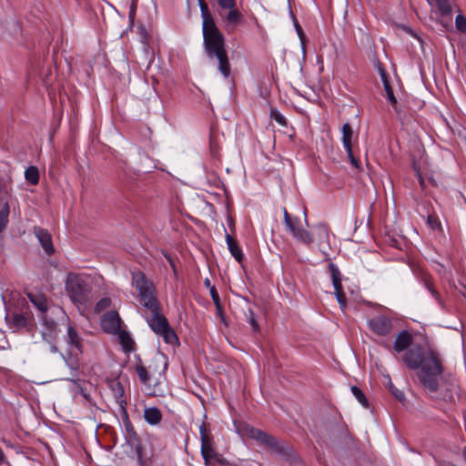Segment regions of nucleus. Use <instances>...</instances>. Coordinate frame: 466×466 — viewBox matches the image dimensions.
Returning a JSON list of instances; mask_svg holds the SVG:
<instances>
[{"mask_svg": "<svg viewBox=\"0 0 466 466\" xmlns=\"http://www.w3.org/2000/svg\"><path fill=\"white\" fill-rule=\"evenodd\" d=\"M25 177L31 185H36L39 181V171L37 167L31 166L25 171Z\"/></svg>", "mask_w": 466, "mask_h": 466, "instance_id": "27", "label": "nucleus"}, {"mask_svg": "<svg viewBox=\"0 0 466 466\" xmlns=\"http://www.w3.org/2000/svg\"><path fill=\"white\" fill-rule=\"evenodd\" d=\"M413 36H415V38H418V40L420 41V37H418V35H416V34H413Z\"/></svg>", "mask_w": 466, "mask_h": 466, "instance_id": "48", "label": "nucleus"}, {"mask_svg": "<svg viewBox=\"0 0 466 466\" xmlns=\"http://www.w3.org/2000/svg\"><path fill=\"white\" fill-rule=\"evenodd\" d=\"M204 284H205V286H206V287H208L209 289H210V287H212V286H211V283H210V280H209L208 279H206L204 280Z\"/></svg>", "mask_w": 466, "mask_h": 466, "instance_id": "43", "label": "nucleus"}, {"mask_svg": "<svg viewBox=\"0 0 466 466\" xmlns=\"http://www.w3.org/2000/svg\"><path fill=\"white\" fill-rule=\"evenodd\" d=\"M145 420L152 426L157 425L162 420V413L157 407H149L144 410Z\"/></svg>", "mask_w": 466, "mask_h": 466, "instance_id": "20", "label": "nucleus"}, {"mask_svg": "<svg viewBox=\"0 0 466 466\" xmlns=\"http://www.w3.org/2000/svg\"><path fill=\"white\" fill-rule=\"evenodd\" d=\"M123 420V433L127 445L138 455L141 456L142 445L140 438L135 431L127 414V409L120 410Z\"/></svg>", "mask_w": 466, "mask_h": 466, "instance_id": "7", "label": "nucleus"}, {"mask_svg": "<svg viewBox=\"0 0 466 466\" xmlns=\"http://www.w3.org/2000/svg\"><path fill=\"white\" fill-rule=\"evenodd\" d=\"M369 328L380 336H386L390 333L392 329L391 319L386 316H376L370 319L368 322Z\"/></svg>", "mask_w": 466, "mask_h": 466, "instance_id": "9", "label": "nucleus"}, {"mask_svg": "<svg viewBox=\"0 0 466 466\" xmlns=\"http://www.w3.org/2000/svg\"><path fill=\"white\" fill-rule=\"evenodd\" d=\"M111 300L108 298L100 299L96 305V311H101L110 306Z\"/></svg>", "mask_w": 466, "mask_h": 466, "instance_id": "38", "label": "nucleus"}, {"mask_svg": "<svg viewBox=\"0 0 466 466\" xmlns=\"http://www.w3.org/2000/svg\"><path fill=\"white\" fill-rule=\"evenodd\" d=\"M226 242L228 245V248L230 254L235 258V259L241 263L244 258L242 250L240 249L238 242L235 238H233L228 233H226Z\"/></svg>", "mask_w": 466, "mask_h": 466, "instance_id": "21", "label": "nucleus"}, {"mask_svg": "<svg viewBox=\"0 0 466 466\" xmlns=\"http://www.w3.org/2000/svg\"><path fill=\"white\" fill-rule=\"evenodd\" d=\"M245 434L258 441V443L265 445L278 453H285L286 450L273 436L267 432L258 430L257 428L247 425L244 428Z\"/></svg>", "mask_w": 466, "mask_h": 466, "instance_id": "6", "label": "nucleus"}, {"mask_svg": "<svg viewBox=\"0 0 466 466\" xmlns=\"http://www.w3.org/2000/svg\"><path fill=\"white\" fill-rule=\"evenodd\" d=\"M330 274H331V279L332 284L335 289V296L337 298V300L339 304V308L344 310L346 309L347 303H346V297L345 293L342 289L341 285V279H340V272L339 268L334 265H329Z\"/></svg>", "mask_w": 466, "mask_h": 466, "instance_id": "10", "label": "nucleus"}, {"mask_svg": "<svg viewBox=\"0 0 466 466\" xmlns=\"http://www.w3.org/2000/svg\"><path fill=\"white\" fill-rule=\"evenodd\" d=\"M132 285L138 292L139 301L144 308L150 311L146 320L150 329L163 338L167 344L177 345L178 338L170 327L167 319L161 313L160 306L155 295V287L141 271L132 273Z\"/></svg>", "mask_w": 466, "mask_h": 466, "instance_id": "2", "label": "nucleus"}, {"mask_svg": "<svg viewBox=\"0 0 466 466\" xmlns=\"http://www.w3.org/2000/svg\"><path fill=\"white\" fill-rule=\"evenodd\" d=\"M283 214L285 227L292 237L305 245H310L314 238L309 231L302 228L301 220L297 217H291L286 208H283Z\"/></svg>", "mask_w": 466, "mask_h": 466, "instance_id": "5", "label": "nucleus"}, {"mask_svg": "<svg viewBox=\"0 0 466 466\" xmlns=\"http://www.w3.org/2000/svg\"><path fill=\"white\" fill-rule=\"evenodd\" d=\"M119 335V339L122 344V347L125 350L129 351L132 350L133 340L130 336L124 330H120L117 333Z\"/></svg>", "mask_w": 466, "mask_h": 466, "instance_id": "28", "label": "nucleus"}, {"mask_svg": "<svg viewBox=\"0 0 466 466\" xmlns=\"http://www.w3.org/2000/svg\"><path fill=\"white\" fill-rule=\"evenodd\" d=\"M353 396L357 399V400L365 408H367L369 406V401L367 400V398L365 397L364 393L362 392V390L357 387V386H352L351 389H350Z\"/></svg>", "mask_w": 466, "mask_h": 466, "instance_id": "29", "label": "nucleus"}, {"mask_svg": "<svg viewBox=\"0 0 466 466\" xmlns=\"http://www.w3.org/2000/svg\"><path fill=\"white\" fill-rule=\"evenodd\" d=\"M108 386L113 393V396L119 406L120 410L127 409V400L125 397V390L118 380H112L108 382Z\"/></svg>", "mask_w": 466, "mask_h": 466, "instance_id": "15", "label": "nucleus"}, {"mask_svg": "<svg viewBox=\"0 0 466 466\" xmlns=\"http://www.w3.org/2000/svg\"><path fill=\"white\" fill-rule=\"evenodd\" d=\"M342 144L345 149H349L352 147L351 145V137H352V128L349 123H345L342 126Z\"/></svg>", "mask_w": 466, "mask_h": 466, "instance_id": "25", "label": "nucleus"}, {"mask_svg": "<svg viewBox=\"0 0 466 466\" xmlns=\"http://www.w3.org/2000/svg\"><path fill=\"white\" fill-rule=\"evenodd\" d=\"M47 329H48V332H45V331L42 332V337L46 341H47L49 344H51L50 351L53 353H56V352H58V348L53 344V340L55 339V338L56 336V326L52 325V326L48 327Z\"/></svg>", "mask_w": 466, "mask_h": 466, "instance_id": "24", "label": "nucleus"}, {"mask_svg": "<svg viewBox=\"0 0 466 466\" xmlns=\"http://www.w3.org/2000/svg\"><path fill=\"white\" fill-rule=\"evenodd\" d=\"M413 36H415V38H418V40L420 41V37H418V35H416V34H413Z\"/></svg>", "mask_w": 466, "mask_h": 466, "instance_id": "49", "label": "nucleus"}, {"mask_svg": "<svg viewBox=\"0 0 466 466\" xmlns=\"http://www.w3.org/2000/svg\"><path fill=\"white\" fill-rule=\"evenodd\" d=\"M296 29H297V31H298V33L299 35L300 32H301V28L299 27V25H296Z\"/></svg>", "mask_w": 466, "mask_h": 466, "instance_id": "46", "label": "nucleus"}, {"mask_svg": "<svg viewBox=\"0 0 466 466\" xmlns=\"http://www.w3.org/2000/svg\"><path fill=\"white\" fill-rule=\"evenodd\" d=\"M217 2L221 9L228 10L227 15L224 16L226 30L228 32L234 30L242 19V15L237 8L236 0H217Z\"/></svg>", "mask_w": 466, "mask_h": 466, "instance_id": "8", "label": "nucleus"}, {"mask_svg": "<svg viewBox=\"0 0 466 466\" xmlns=\"http://www.w3.org/2000/svg\"><path fill=\"white\" fill-rule=\"evenodd\" d=\"M8 216L9 206L7 203H5L0 210V233L4 230L8 222Z\"/></svg>", "mask_w": 466, "mask_h": 466, "instance_id": "31", "label": "nucleus"}, {"mask_svg": "<svg viewBox=\"0 0 466 466\" xmlns=\"http://www.w3.org/2000/svg\"><path fill=\"white\" fill-rule=\"evenodd\" d=\"M403 362L410 370H418L417 376L424 388L434 398L451 401L453 394L451 389L446 390L443 395H439V380L443 372L442 361L438 351L429 349L423 351L419 346L409 349L403 358Z\"/></svg>", "mask_w": 466, "mask_h": 466, "instance_id": "1", "label": "nucleus"}, {"mask_svg": "<svg viewBox=\"0 0 466 466\" xmlns=\"http://www.w3.org/2000/svg\"><path fill=\"white\" fill-rule=\"evenodd\" d=\"M319 234L322 235V236H327L328 235L327 229L324 227H319Z\"/></svg>", "mask_w": 466, "mask_h": 466, "instance_id": "41", "label": "nucleus"}, {"mask_svg": "<svg viewBox=\"0 0 466 466\" xmlns=\"http://www.w3.org/2000/svg\"><path fill=\"white\" fill-rule=\"evenodd\" d=\"M270 116L280 126H282V127L287 126V119L279 111H278L276 109H271Z\"/></svg>", "mask_w": 466, "mask_h": 466, "instance_id": "33", "label": "nucleus"}, {"mask_svg": "<svg viewBox=\"0 0 466 466\" xmlns=\"http://www.w3.org/2000/svg\"><path fill=\"white\" fill-rule=\"evenodd\" d=\"M413 36H415V38H418V40L420 41V37H418V35H416V34H413Z\"/></svg>", "mask_w": 466, "mask_h": 466, "instance_id": "47", "label": "nucleus"}, {"mask_svg": "<svg viewBox=\"0 0 466 466\" xmlns=\"http://www.w3.org/2000/svg\"><path fill=\"white\" fill-rule=\"evenodd\" d=\"M209 292H210V296L212 298V300H213L216 308L218 309H220V299H219V296H218V293L216 288L210 287Z\"/></svg>", "mask_w": 466, "mask_h": 466, "instance_id": "37", "label": "nucleus"}, {"mask_svg": "<svg viewBox=\"0 0 466 466\" xmlns=\"http://www.w3.org/2000/svg\"><path fill=\"white\" fill-rule=\"evenodd\" d=\"M10 328L15 329H20L27 326V317L20 313L8 314L6 317Z\"/></svg>", "mask_w": 466, "mask_h": 466, "instance_id": "19", "label": "nucleus"}, {"mask_svg": "<svg viewBox=\"0 0 466 466\" xmlns=\"http://www.w3.org/2000/svg\"><path fill=\"white\" fill-rule=\"evenodd\" d=\"M30 301L41 311L46 312L47 310V301L46 298L40 295L28 294Z\"/></svg>", "mask_w": 466, "mask_h": 466, "instance_id": "26", "label": "nucleus"}, {"mask_svg": "<svg viewBox=\"0 0 466 466\" xmlns=\"http://www.w3.org/2000/svg\"><path fill=\"white\" fill-rule=\"evenodd\" d=\"M248 322L251 326L253 330H255V331L258 330V323L257 321V317H256L255 313L251 310L248 311Z\"/></svg>", "mask_w": 466, "mask_h": 466, "instance_id": "35", "label": "nucleus"}, {"mask_svg": "<svg viewBox=\"0 0 466 466\" xmlns=\"http://www.w3.org/2000/svg\"><path fill=\"white\" fill-rule=\"evenodd\" d=\"M422 280H423L425 288L430 291V293L435 299L437 303L441 308H444V302L441 299L440 293L434 289L430 276H428V275L423 276Z\"/></svg>", "mask_w": 466, "mask_h": 466, "instance_id": "23", "label": "nucleus"}, {"mask_svg": "<svg viewBox=\"0 0 466 466\" xmlns=\"http://www.w3.org/2000/svg\"><path fill=\"white\" fill-rule=\"evenodd\" d=\"M66 291L77 308L86 307L90 302V291L86 281L76 273H69L66 281Z\"/></svg>", "mask_w": 466, "mask_h": 466, "instance_id": "4", "label": "nucleus"}, {"mask_svg": "<svg viewBox=\"0 0 466 466\" xmlns=\"http://www.w3.org/2000/svg\"><path fill=\"white\" fill-rule=\"evenodd\" d=\"M143 48H144V50H145L146 52H147V50H148L149 46H148V45H147V42H144V43H143Z\"/></svg>", "mask_w": 466, "mask_h": 466, "instance_id": "45", "label": "nucleus"}, {"mask_svg": "<svg viewBox=\"0 0 466 466\" xmlns=\"http://www.w3.org/2000/svg\"><path fill=\"white\" fill-rule=\"evenodd\" d=\"M5 459V453L3 452L2 449L0 448V465H2L4 463Z\"/></svg>", "mask_w": 466, "mask_h": 466, "instance_id": "42", "label": "nucleus"}, {"mask_svg": "<svg viewBox=\"0 0 466 466\" xmlns=\"http://www.w3.org/2000/svg\"><path fill=\"white\" fill-rule=\"evenodd\" d=\"M412 343V336L407 330H401L399 332L395 338L393 343V350L400 353L406 350H409L410 346Z\"/></svg>", "mask_w": 466, "mask_h": 466, "instance_id": "16", "label": "nucleus"}, {"mask_svg": "<svg viewBox=\"0 0 466 466\" xmlns=\"http://www.w3.org/2000/svg\"><path fill=\"white\" fill-rule=\"evenodd\" d=\"M455 26L460 32L466 34V17L463 15H457L455 18Z\"/></svg>", "mask_w": 466, "mask_h": 466, "instance_id": "32", "label": "nucleus"}, {"mask_svg": "<svg viewBox=\"0 0 466 466\" xmlns=\"http://www.w3.org/2000/svg\"><path fill=\"white\" fill-rule=\"evenodd\" d=\"M380 75L381 81L383 83V87H384V90L386 93V97H387L388 101L391 104V106H393L394 110L397 112L398 111V107H397L398 102L393 94V90L390 85V82L388 80V75L382 69H380Z\"/></svg>", "mask_w": 466, "mask_h": 466, "instance_id": "18", "label": "nucleus"}, {"mask_svg": "<svg viewBox=\"0 0 466 466\" xmlns=\"http://www.w3.org/2000/svg\"><path fill=\"white\" fill-rule=\"evenodd\" d=\"M201 455L206 466H215L218 461V454L214 451L210 440L201 442Z\"/></svg>", "mask_w": 466, "mask_h": 466, "instance_id": "17", "label": "nucleus"}, {"mask_svg": "<svg viewBox=\"0 0 466 466\" xmlns=\"http://www.w3.org/2000/svg\"><path fill=\"white\" fill-rule=\"evenodd\" d=\"M199 435L201 442H205L206 441L210 440L207 434V428L204 422L199 426Z\"/></svg>", "mask_w": 466, "mask_h": 466, "instance_id": "40", "label": "nucleus"}, {"mask_svg": "<svg viewBox=\"0 0 466 466\" xmlns=\"http://www.w3.org/2000/svg\"><path fill=\"white\" fill-rule=\"evenodd\" d=\"M389 389L391 391V393L398 399V400H402L404 398V394L402 391H400V390L396 389L392 382L390 381V380H389Z\"/></svg>", "mask_w": 466, "mask_h": 466, "instance_id": "39", "label": "nucleus"}, {"mask_svg": "<svg viewBox=\"0 0 466 466\" xmlns=\"http://www.w3.org/2000/svg\"><path fill=\"white\" fill-rule=\"evenodd\" d=\"M198 2L203 20L202 32L205 52L209 59H217L218 71L227 78L230 75L231 68L225 48L224 36L216 25L208 4L204 0H198Z\"/></svg>", "mask_w": 466, "mask_h": 466, "instance_id": "3", "label": "nucleus"}, {"mask_svg": "<svg viewBox=\"0 0 466 466\" xmlns=\"http://www.w3.org/2000/svg\"><path fill=\"white\" fill-rule=\"evenodd\" d=\"M82 353H76L75 350H67L66 354L60 353L63 358L65 364L70 370L72 374V379H68V380L76 382L74 380L75 377L77 376V372L79 370V355Z\"/></svg>", "mask_w": 466, "mask_h": 466, "instance_id": "13", "label": "nucleus"}, {"mask_svg": "<svg viewBox=\"0 0 466 466\" xmlns=\"http://www.w3.org/2000/svg\"><path fill=\"white\" fill-rule=\"evenodd\" d=\"M136 372L143 384H149L150 376L146 367L143 365H137L136 367Z\"/></svg>", "mask_w": 466, "mask_h": 466, "instance_id": "30", "label": "nucleus"}, {"mask_svg": "<svg viewBox=\"0 0 466 466\" xmlns=\"http://www.w3.org/2000/svg\"><path fill=\"white\" fill-rule=\"evenodd\" d=\"M441 466H457L451 462H449V461H444L443 463H441Z\"/></svg>", "mask_w": 466, "mask_h": 466, "instance_id": "44", "label": "nucleus"}, {"mask_svg": "<svg viewBox=\"0 0 466 466\" xmlns=\"http://www.w3.org/2000/svg\"><path fill=\"white\" fill-rule=\"evenodd\" d=\"M345 150L347 152L349 160L350 161L351 165L355 168L360 169V161L354 157L353 152H352V147H350V150L349 149H345Z\"/></svg>", "mask_w": 466, "mask_h": 466, "instance_id": "36", "label": "nucleus"}, {"mask_svg": "<svg viewBox=\"0 0 466 466\" xmlns=\"http://www.w3.org/2000/svg\"><path fill=\"white\" fill-rule=\"evenodd\" d=\"M101 326L104 331L110 334H116L121 330V319L116 311L106 313L101 319Z\"/></svg>", "mask_w": 466, "mask_h": 466, "instance_id": "11", "label": "nucleus"}, {"mask_svg": "<svg viewBox=\"0 0 466 466\" xmlns=\"http://www.w3.org/2000/svg\"><path fill=\"white\" fill-rule=\"evenodd\" d=\"M65 341L67 345V350H75L76 353H83L82 339L77 331L70 325H67L66 335Z\"/></svg>", "mask_w": 466, "mask_h": 466, "instance_id": "12", "label": "nucleus"}, {"mask_svg": "<svg viewBox=\"0 0 466 466\" xmlns=\"http://www.w3.org/2000/svg\"><path fill=\"white\" fill-rule=\"evenodd\" d=\"M427 224L431 229L441 228V225L437 216L429 215L427 218Z\"/></svg>", "mask_w": 466, "mask_h": 466, "instance_id": "34", "label": "nucleus"}, {"mask_svg": "<svg viewBox=\"0 0 466 466\" xmlns=\"http://www.w3.org/2000/svg\"><path fill=\"white\" fill-rule=\"evenodd\" d=\"M430 5H436L442 15H448L451 12L452 0H427Z\"/></svg>", "mask_w": 466, "mask_h": 466, "instance_id": "22", "label": "nucleus"}, {"mask_svg": "<svg viewBox=\"0 0 466 466\" xmlns=\"http://www.w3.org/2000/svg\"><path fill=\"white\" fill-rule=\"evenodd\" d=\"M33 231L45 252L47 255H51L54 252V247L52 243L51 235L49 234V232L46 229H44L40 227H35Z\"/></svg>", "mask_w": 466, "mask_h": 466, "instance_id": "14", "label": "nucleus"}]
</instances>
